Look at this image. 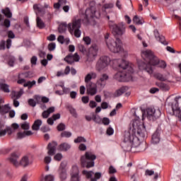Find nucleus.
I'll return each mask as SVG.
<instances>
[{
	"label": "nucleus",
	"instance_id": "obj_1",
	"mask_svg": "<svg viewBox=\"0 0 181 181\" xmlns=\"http://www.w3.org/2000/svg\"><path fill=\"white\" fill-rule=\"evenodd\" d=\"M148 135L145 124L139 119L133 120L132 127L129 130V151L132 148H139L141 152L146 149L145 144H141V141H144Z\"/></svg>",
	"mask_w": 181,
	"mask_h": 181
},
{
	"label": "nucleus",
	"instance_id": "obj_2",
	"mask_svg": "<svg viewBox=\"0 0 181 181\" xmlns=\"http://www.w3.org/2000/svg\"><path fill=\"white\" fill-rule=\"evenodd\" d=\"M141 57L146 63L144 62H139V70L146 71L149 76H152L153 74V66H158L160 69H165L168 66L166 62L159 60V58L155 56L151 50L143 51L141 52Z\"/></svg>",
	"mask_w": 181,
	"mask_h": 181
},
{
	"label": "nucleus",
	"instance_id": "obj_3",
	"mask_svg": "<svg viewBox=\"0 0 181 181\" xmlns=\"http://www.w3.org/2000/svg\"><path fill=\"white\" fill-rule=\"evenodd\" d=\"M115 63H118V66L122 69L114 75L115 80L117 81H132V74H134V64L125 59H115Z\"/></svg>",
	"mask_w": 181,
	"mask_h": 181
},
{
	"label": "nucleus",
	"instance_id": "obj_4",
	"mask_svg": "<svg viewBox=\"0 0 181 181\" xmlns=\"http://www.w3.org/2000/svg\"><path fill=\"white\" fill-rule=\"evenodd\" d=\"M81 18L76 19L74 18L72 21V23H70L67 25L66 23H62L59 25L58 30L59 33H64L68 28V30L71 34H74L75 37H80L81 36Z\"/></svg>",
	"mask_w": 181,
	"mask_h": 181
},
{
	"label": "nucleus",
	"instance_id": "obj_5",
	"mask_svg": "<svg viewBox=\"0 0 181 181\" xmlns=\"http://www.w3.org/2000/svg\"><path fill=\"white\" fill-rule=\"evenodd\" d=\"M105 39L106 45L112 53H119L124 50L122 41L119 38H116V40H114L113 39H108V35H106Z\"/></svg>",
	"mask_w": 181,
	"mask_h": 181
},
{
	"label": "nucleus",
	"instance_id": "obj_6",
	"mask_svg": "<svg viewBox=\"0 0 181 181\" xmlns=\"http://www.w3.org/2000/svg\"><path fill=\"white\" fill-rule=\"evenodd\" d=\"M180 96H177L175 98V103H168L167 107V112L170 114V115H175L177 118L181 121V110L180 107H179V100H180Z\"/></svg>",
	"mask_w": 181,
	"mask_h": 181
},
{
	"label": "nucleus",
	"instance_id": "obj_7",
	"mask_svg": "<svg viewBox=\"0 0 181 181\" xmlns=\"http://www.w3.org/2000/svg\"><path fill=\"white\" fill-rule=\"evenodd\" d=\"M97 159V156L90 152H86L84 156L81 158V163L83 168H93L94 166V160Z\"/></svg>",
	"mask_w": 181,
	"mask_h": 181
},
{
	"label": "nucleus",
	"instance_id": "obj_8",
	"mask_svg": "<svg viewBox=\"0 0 181 181\" xmlns=\"http://www.w3.org/2000/svg\"><path fill=\"white\" fill-rule=\"evenodd\" d=\"M109 28L111 29L114 36H122L125 33V29H127L124 23L115 24L112 21L109 22Z\"/></svg>",
	"mask_w": 181,
	"mask_h": 181
},
{
	"label": "nucleus",
	"instance_id": "obj_9",
	"mask_svg": "<svg viewBox=\"0 0 181 181\" xmlns=\"http://www.w3.org/2000/svg\"><path fill=\"white\" fill-rule=\"evenodd\" d=\"M99 16L100 13L97 14V9L95 8V7L90 6L86 8L83 22V23H85V25H88V23L93 21V19H94V18H98Z\"/></svg>",
	"mask_w": 181,
	"mask_h": 181
},
{
	"label": "nucleus",
	"instance_id": "obj_10",
	"mask_svg": "<svg viewBox=\"0 0 181 181\" xmlns=\"http://www.w3.org/2000/svg\"><path fill=\"white\" fill-rule=\"evenodd\" d=\"M110 63H111V58L110 57H101L96 64V70H98V71H102Z\"/></svg>",
	"mask_w": 181,
	"mask_h": 181
},
{
	"label": "nucleus",
	"instance_id": "obj_11",
	"mask_svg": "<svg viewBox=\"0 0 181 181\" xmlns=\"http://www.w3.org/2000/svg\"><path fill=\"white\" fill-rule=\"evenodd\" d=\"M98 53V46L97 45H93L86 54L88 62H94L97 57Z\"/></svg>",
	"mask_w": 181,
	"mask_h": 181
},
{
	"label": "nucleus",
	"instance_id": "obj_12",
	"mask_svg": "<svg viewBox=\"0 0 181 181\" xmlns=\"http://www.w3.org/2000/svg\"><path fill=\"white\" fill-rule=\"evenodd\" d=\"M110 78V76L107 74H103L96 81V86L98 88L103 90L104 87L107 85V81Z\"/></svg>",
	"mask_w": 181,
	"mask_h": 181
},
{
	"label": "nucleus",
	"instance_id": "obj_13",
	"mask_svg": "<svg viewBox=\"0 0 181 181\" xmlns=\"http://www.w3.org/2000/svg\"><path fill=\"white\" fill-rule=\"evenodd\" d=\"M19 158H21V153L18 152H13L11 154L10 157L8 158V160L10 163L13 165V166H16V168H18V166H21V163H19Z\"/></svg>",
	"mask_w": 181,
	"mask_h": 181
},
{
	"label": "nucleus",
	"instance_id": "obj_14",
	"mask_svg": "<svg viewBox=\"0 0 181 181\" xmlns=\"http://www.w3.org/2000/svg\"><path fill=\"white\" fill-rule=\"evenodd\" d=\"M146 112L148 118H151V117H152L153 118H159V117H160L162 114L160 112V110L155 109L153 107L147 108Z\"/></svg>",
	"mask_w": 181,
	"mask_h": 181
},
{
	"label": "nucleus",
	"instance_id": "obj_15",
	"mask_svg": "<svg viewBox=\"0 0 181 181\" xmlns=\"http://www.w3.org/2000/svg\"><path fill=\"white\" fill-rule=\"evenodd\" d=\"M97 83L90 82L86 85V91L89 95H95L97 94Z\"/></svg>",
	"mask_w": 181,
	"mask_h": 181
},
{
	"label": "nucleus",
	"instance_id": "obj_16",
	"mask_svg": "<svg viewBox=\"0 0 181 181\" xmlns=\"http://www.w3.org/2000/svg\"><path fill=\"white\" fill-rule=\"evenodd\" d=\"M80 60V56H78V54L75 53L73 54H69L64 58V61L68 63V64H73L74 62H79Z\"/></svg>",
	"mask_w": 181,
	"mask_h": 181
},
{
	"label": "nucleus",
	"instance_id": "obj_17",
	"mask_svg": "<svg viewBox=\"0 0 181 181\" xmlns=\"http://www.w3.org/2000/svg\"><path fill=\"white\" fill-rule=\"evenodd\" d=\"M79 173L80 170H78V167L77 165H74L71 173V181H80Z\"/></svg>",
	"mask_w": 181,
	"mask_h": 181
},
{
	"label": "nucleus",
	"instance_id": "obj_18",
	"mask_svg": "<svg viewBox=\"0 0 181 181\" xmlns=\"http://www.w3.org/2000/svg\"><path fill=\"white\" fill-rule=\"evenodd\" d=\"M49 8V5L45 4V6H40V4H34L33 9L35 11L36 15H39V13H42V15H45L46 10L45 8Z\"/></svg>",
	"mask_w": 181,
	"mask_h": 181
},
{
	"label": "nucleus",
	"instance_id": "obj_19",
	"mask_svg": "<svg viewBox=\"0 0 181 181\" xmlns=\"http://www.w3.org/2000/svg\"><path fill=\"white\" fill-rule=\"evenodd\" d=\"M19 163L20 165L23 166V168H26V166H29V165H32V163H33V160L30 159L29 156H25L21 158Z\"/></svg>",
	"mask_w": 181,
	"mask_h": 181
},
{
	"label": "nucleus",
	"instance_id": "obj_20",
	"mask_svg": "<svg viewBox=\"0 0 181 181\" xmlns=\"http://www.w3.org/2000/svg\"><path fill=\"white\" fill-rule=\"evenodd\" d=\"M57 146V143L56 141H53L48 144L47 153H48V155H49V156H53V155H54V153H56V147Z\"/></svg>",
	"mask_w": 181,
	"mask_h": 181
},
{
	"label": "nucleus",
	"instance_id": "obj_21",
	"mask_svg": "<svg viewBox=\"0 0 181 181\" xmlns=\"http://www.w3.org/2000/svg\"><path fill=\"white\" fill-rule=\"evenodd\" d=\"M153 33L158 42H160V43H162V45H165V46L168 45V42L165 40V37L163 35H160L158 30H154Z\"/></svg>",
	"mask_w": 181,
	"mask_h": 181
},
{
	"label": "nucleus",
	"instance_id": "obj_22",
	"mask_svg": "<svg viewBox=\"0 0 181 181\" xmlns=\"http://www.w3.org/2000/svg\"><path fill=\"white\" fill-rule=\"evenodd\" d=\"M7 35L9 39L6 40V49H11V46H12V40L11 39H15V34L13 32H12V30H9L8 31Z\"/></svg>",
	"mask_w": 181,
	"mask_h": 181
},
{
	"label": "nucleus",
	"instance_id": "obj_23",
	"mask_svg": "<svg viewBox=\"0 0 181 181\" xmlns=\"http://www.w3.org/2000/svg\"><path fill=\"white\" fill-rule=\"evenodd\" d=\"M92 78H97V74L95 72H90L85 77V83L87 84H90L91 83Z\"/></svg>",
	"mask_w": 181,
	"mask_h": 181
},
{
	"label": "nucleus",
	"instance_id": "obj_24",
	"mask_svg": "<svg viewBox=\"0 0 181 181\" xmlns=\"http://www.w3.org/2000/svg\"><path fill=\"white\" fill-rule=\"evenodd\" d=\"M5 83V80L0 79V88L4 93H11V90H9V85Z\"/></svg>",
	"mask_w": 181,
	"mask_h": 181
},
{
	"label": "nucleus",
	"instance_id": "obj_25",
	"mask_svg": "<svg viewBox=\"0 0 181 181\" xmlns=\"http://www.w3.org/2000/svg\"><path fill=\"white\" fill-rule=\"evenodd\" d=\"M23 94V90H21L20 91H15L13 90L11 92V98L12 100H19V98H21V97H22V95Z\"/></svg>",
	"mask_w": 181,
	"mask_h": 181
},
{
	"label": "nucleus",
	"instance_id": "obj_26",
	"mask_svg": "<svg viewBox=\"0 0 181 181\" xmlns=\"http://www.w3.org/2000/svg\"><path fill=\"white\" fill-rule=\"evenodd\" d=\"M127 86H122L119 89L117 90L115 93V97H119L120 95H122L124 93H127V90H128Z\"/></svg>",
	"mask_w": 181,
	"mask_h": 181
},
{
	"label": "nucleus",
	"instance_id": "obj_27",
	"mask_svg": "<svg viewBox=\"0 0 181 181\" xmlns=\"http://www.w3.org/2000/svg\"><path fill=\"white\" fill-rule=\"evenodd\" d=\"M127 86H122L119 89L117 90L115 93V97H119L120 95H122L124 93H127V90H128Z\"/></svg>",
	"mask_w": 181,
	"mask_h": 181
},
{
	"label": "nucleus",
	"instance_id": "obj_28",
	"mask_svg": "<svg viewBox=\"0 0 181 181\" xmlns=\"http://www.w3.org/2000/svg\"><path fill=\"white\" fill-rule=\"evenodd\" d=\"M151 141L153 144H159L160 137L159 132L156 131L152 136Z\"/></svg>",
	"mask_w": 181,
	"mask_h": 181
},
{
	"label": "nucleus",
	"instance_id": "obj_29",
	"mask_svg": "<svg viewBox=\"0 0 181 181\" xmlns=\"http://www.w3.org/2000/svg\"><path fill=\"white\" fill-rule=\"evenodd\" d=\"M10 110L11 107H9V105H4L2 106L0 105V114L1 115H4V114H8Z\"/></svg>",
	"mask_w": 181,
	"mask_h": 181
},
{
	"label": "nucleus",
	"instance_id": "obj_30",
	"mask_svg": "<svg viewBox=\"0 0 181 181\" xmlns=\"http://www.w3.org/2000/svg\"><path fill=\"white\" fill-rule=\"evenodd\" d=\"M41 125H42V120L37 119L34 122V124L32 126V129L33 131H39V129H40Z\"/></svg>",
	"mask_w": 181,
	"mask_h": 181
},
{
	"label": "nucleus",
	"instance_id": "obj_31",
	"mask_svg": "<svg viewBox=\"0 0 181 181\" xmlns=\"http://www.w3.org/2000/svg\"><path fill=\"white\" fill-rule=\"evenodd\" d=\"M36 22H37V28H39V29H43L46 27L45 22H43V20H42V18H40L39 16H37Z\"/></svg>",
	"mask_w": 181,
	"mask_h": 181
},
{
	"label": "nucleus",
	"instance_id": "obj_32",
	"mask_svg": "<svg viewBox=\"0 0 181 181\" xmlns=\"http://www.w3.org/2000/svg\"><path fill=\"white\" fill-rule=\"evenodd\" d=\"M59 151H64L66 152V151H69L71 148V146L67 143H63L59 146Z\"/></svg>",
	"mask_w": 181,
	"mask_h": 181
},
{
	"label": "nucleus",
	"instance_id": "obj_33",
	"mask_svg": "<svg viewBox=\"0 0 181 181\" xmlns=\"http://www.w3.org/2000/svg\"><path fill=\"white\" fill-rule=\"evenodd\" d=\"M66 108H67V110H69V111L70 114L72 115V117H74V118H77V117H78L77 112L76 111L74 107H73V106L67 105Z\"/></svg>",
	"mask_w": 181,
	"mask_h": 181
},
{
	"label": "nucleus",
	"instance_id": "obj_34",
	"mask_svg": "<svg viewBox=\"0 0 181 181\" xmlns=\"http://www.w3.org/2000/svg\"><path fill=\"white\" fill-rule=\"evenodd\" d=\"M1 12L6 18H12V12H11V9H9V8L6 7V8L2 9Z\"/></svg>",
	"mask_w": 181,
	"mask_h": 181
},
{
	"label": "nucleus",
	"instance_id": "obj_35",
	"mask_svg": "<svg viewBox=\"0 0 181 181\" xmlns=\"http://www.w3.org/2000/svg\"><path fill=\"white\" fill-rule=\"evenodd\" d=\"M156 84L157 87L162 88L163 91H168L169 90V86H168L166 83L160 82V83H156Z\"/></svg>",
	"mask_w": 181,
	"mask_h": 181
},
{
	"label": "nucleus",
	"instance_id": "obj_36",
	"mask_svg": "<svg viewBox=\"0 0 181 181\" xmlns=\"http://www.w3.org/2000/svg\"><path fill=\"white\" fill-rule=\"evenodd\" d=\"M153 77L155 78H157V80H159L160 81H166V78H165V76H163V74L160 73L153 74Z\"/></svg>",
	"mask_w": 181,
	"mask_h": 181
},
{
	"label": "nucleus",
	"instance_id": "obj_37",
	"mask_svg": "<svg viewBox=\"0 0 181 181\" xmlns=\"http://www.w3.org/2000/svg\"><path fill=\"white\" fill-rule=\"evenodd\" d=\"M33 86H36V81L35 80L32 81H28L23 84V87H28L29 89L32 88Z\"/></svg>",
	"mask_w": 181,
	"mask_h": 181
},
{
	"label": "nucleus",
	"instance_id": "obj_38",
	"mask_svg": "<svg viewBox=\"0 0 181 181\" xmlns=\"http://www.w3.org/2000/svg\"><path fill=\"white\" fill-rule=\"evenodd\" d=\"M0 26H2L8 29V28H11V21L8 18H6L3 23H0Z\"/></svg>",
	"mask_w": 181,
	"mask_h": 181
},
{
	"label": "nucleus",
	"instance_id": "obj_39",
	"mask_svg": "<svg viewBox=\"0 0 181 181\" xmlns=\"http://www.w3.org/2000/svg\"><path fill=\"white\" fill-rule=\"evenodd\" d=\"M93 121H94V122H96V124H101L103 119H101V117H100V116L93 115Z\"/></svg>",
	"mask_w": 181,
	"mask_h": 181
},
{
	"label": "nucleus",
	"instance_id": "obj_40",
	"mask_svg": "<svg viewBox=\"0 0 181 181\" xmlns=\"http://www.w3.org/2000/svg\"><path fill=\"white\" fill-rule=\"evenodd\" d=\"M78 49L79 52L83 53V54H87V49H86V47H84V45H83L81 44L78 45Z\"/></svg>",
	"mask_w": 181,
	"mask_h": 181
},
{
	"label": "nucleus",
	"instance_id": "obj_41",
	"mask_svg": "<svg viewBox=\"0 0 181 181\" xmlns=\"http://www.w3.org/2000/svg\"><path fill=\"white\" fill-rule=\"evenodd\" d=\"M23 74H18V80L17 81L18 84H23V83H26V80L25 78H22V76H23Z\"/></svg>",
	"mask_w": 181,
	"mask_h": 181
},
{
	"label": "nucleus",
	"instance_id": "obj_42",
	"mask_svg": "<svg viewBox=\"0 0 181 181\" xmlns=\"http://www.w3.org/2000/svg\"><path fill=\"white\" fill-rule=\"evenodd\" d=\"M8 131H11V127H7L5 129H2V128H0V138L2 136H5L6 135V132H8Z\"/></svg>",
	"mask_w": 181,
	"mask_h": 181
},
{
	"label": "nucleus",
	"instance_id": "obj_43",
	"mask_svg": "<svg viewBox=\"0 0 181 181\" xmlns=\"http://www.w3.org/2000/svg\"><path fill=\"white\" fill-rule=\"evenodd\" d=\"M81 142H87V140H86V139L83 136H78L74 139L75 144H80Z\"/></svg>",
	"mask_w": 181,
	"mask_h": 181
},
{
	"label": "nucleus",
	"instance_id": "obj_44",
	"mask_svg": "<svg viewBox=\"0 0 181 181\" xmlns=\"http://www.w3.org/2000/svg\"><path fill=\"white\" fill-rule=\"evenodd\" d=\"M59 176L62 180H64L67 177V174L66 173V170H59Z\"/></svg>",
	"mask_w": 181,
	"mask_h": 181
},
{
	"label": "nucleus",
	"instance_id": "obj_45",
	"mask_svg": "<svg viewBox=\"0 0 181 181\" xmlns=\"http://www.w3.org/2000/svg\"><path fill=\"white\" fill-rule=\"evenodd\" d=\"M61 136L62 138H70V136H71V132L64 131L61 133Z\"/></svg>",
	"mask_w": 181,
	"mask_h": 181
},
{
	"label": "nucleus",
	"instance_id": "obj_46",
	"mask_svg": "<svg viewBox=\"0 0 181 181\" xmlns=\"http://www.w3.org/2000/svg\"><path fill=\"white\" fill-rule=\"evenodd\" d=\"M83 175H85L87 177V179H91V177L93 176V171H87V170H83L82 172Z\"/></svg>",
	"mask_w": 181,
	"mask_h": 181
},
{
	"label": "nucleus",
	"instance_id": "obj_47",
	"mask_svg": "<svg viewBox=\"0 0 181 181\" xmlns=\"http://www.w3.org/2000/svg\"><path fill=\"white\" fill-rule=\"evenodd\" d=\"M133 22L134 23H136V25H142V21H141L139 17H138V16H135L134 17Z\"/></svg>",
	"mask_w": 181,
	"mask_h": 181
},
{
	"label": "nucleus",
	"instance_id": "obj_48",
	"mask_svg": "<svg viewBox=\"0 0 181 181\" xmlns=\"http://www.w3.org/2000/svg\"><path fill=\"white\" fill-rule=\"evenodd\" d=\"M54 160H57L58 162H60V160L63 159V155L60 153H58L54 156Z\"/></svg>",
	"mask_w": 181,
	"mask_h": 181
},
{
	"label": "nucleus",
	"instance_id": "obj_49",
	"mask_svg": "<svg viewBox=\"0 0 181 181\" xmlns=\"http://www.w3.org/2000/svg\"><path fill=\"white\" fill-rule=\"evenodd\" d=\"M56 49V43L54 42H51L48 45V50L49 52H53Z\"/></svg>",
	"mask_w": 181,
	"mask_h": 181
},
{
	"label": "nucleus",
	"instance_id": "obj_50",
	"mask_svg": "<svg viewBox=\"0 0 181 181\" xmlns=\"http://www.w3.org/2000/svg\"><path fill=\"white\" fill-rule=\"evenodd\" d=\"M98 179H101V173H95V177L90 178V181H97Z\"/></svg>",
	"mask_w": 181,
	"mask_h": 181
},
{
	"label": "nucleus",
	"instance_id": "obj_51",
	"mask_svg": "<svg viewBox=\"0 0 181 181\" xmlns=\"http://www.w3.org/2000/svg\"><path fill=\"white\" fill-rule=\"evenodd\" d=\"M57 129V131L59 132L64 131V129H66V125L63 123H60L59 124H58Z\"/></svg>",
	"mask_w": 181,
	"mask_h": 181
},
{
	"label": "nucleus",
	"instance_id": "obj_52",
	"mask_svg": "<svg viewBox=\"0 0 181 181\" xmlns=\"http://www.w3.org/2000/svg\"><path fill=\"white\" fill-rule=\"evenodd\" d=\"M66 166H67V163L62 161L60 164L59 170H66Z\"/></svg>",
	"mask_w": 181,
	"mask_h": 181
},
{
	"label": "nucleus",
	"instance_id": "obj_53",
	"mask_svg": "<svg viewBox=\"0 0 181 181\" xmlns=\"http://www.w3.org/2000/svg\"><path fill=\"white\" fill-rule=\"evenodd\" d=\"M21 128H22V129L28 131V129H29V128H30V126H29V123L25 122L21 124Z\"/></svg>",
	"mask_w": 181,
	"mask_h": 181
},
{
	"label": "nucleus",
	"instance_id": "obj_54",
	"mask_svg": "<svg viewBox=\"0 0 181 181\" xmlns=\"http://www.w3.org/2000/svg\"><path fill=\"white\" fill-rule=\"evenodd\" d=\"M25 136H26V134H25V132H18L17 134L18 139H22L23 138H25Z\"/></svg>",
	"mask_w": 181,
	"mask_h": 181
},
{
	"label": "nucleus",
	"instance_id": "obj_55",
	"mask_svg": "<svg viewBox=\"0 0 181 181\" xmlns=\"http://www.w3.org/2000/svg\"><path fill=\"white\" fill-rule=\"evenodd\" d=\"M37 62V57L36 56L32 57L30 59V63L33 66H36V63Z\"/></svg>",
	"mask_w": 181,
	"mask_h": 181
},
{
	"label": "nucleus",
	"instance_id": "obj_56",
	"mask_svg": "<svg viewBox=\"0 0 181 181\" xmlns=\"http://www.w3.org/2000/svg\"><path fill=\"white\" fill-rule=\"evenodd\" d=\"M45 181H54V176H53L52 175H48L45 176Z\"/></svg>",
	"mask_w": 181,
	"mask_h": 181
},
{
	"label": "nucleus",
	"instance_id": "obj_57",
	"mask_svg": "<svg viewBox=\"0 0 181 181\" xmlns=\"http://www.w3.org/2000/svg\"><path fill=\"white\" fill-rule=\"evenodd\" d=\"M109 173H110V175H112L114 173H117V170L115 169V168H114V166L110 165L109 167Z\"/></svg>",
	"mask_w": 181,
	"mask_h": 181
},
{
	"label": "nucleus",
	"instance_id": "obj_58",
	"mask_svg": "<svg viewBox=\"0 0 181 181\" xmlns=\"http://www.w3.org/2000/svg\"><path fill=\"white\" fill-rule=\"evenodd\" d=\"M6 45V42L5 40H1L0 42V50H5L6 47L5 45Z\"/></svg>",
	"mask_w": 181,
	"mask_h": 181
},
{
	"label": "nucleus",
	"instance_id": "obj_59",
	"mask_svg": "<svg viewBox=\"0 0 181 181\" xmlns=\"http://www.w3.org/2000/svg\"><path fill=\"white\" fill-rule=\"evenodd\" d=\"M145 175L146 176H152L153 175H155V171L152 170H146Z\"/></svg>",
	"mask_w": 181,
	"mask_h": 181
},
{
	"label": "nucleus",
	"instance_id": "obj_60",
	"mask_svg": "<svg viewBox=\"0 0 181 181\" xmlns=\"http://www.w3.org/2000/svg\"><path fill=\"white\" fill-rule=\"evenodd\" d=\"M28 105L30 107H36V101L33 99H29L28 100Z\"/></svg>",
	"mask_w": 181,
	"mask_h": 181
},
{
	"label": "nucleus",
	"instance_id": "obj_61",
	"mask_svg": "<svg viewBox=\"0 0 181 181\" xmlns=\"http://www.w3.org/2000/svg\"><path fill=\"white\" fill-rule=\"evenodd\" d=\"M81 101L83 103V104H88V101H90V98L88 96H83L81 98Z\"/></svg>",
	"mask_w": 181,
	"mask_h": 181
},
{
	"label": "nucleus",
	"instance_id": "obj_62",
	"mask_svg": "<svg viewBox=\"0 0 181 181\" xmlns=\"http://www.w3.org/2000/svg\"><path fill=\"white\" fill-rule=\"evenodd\" d=\"M83 41L85 42L86 45L91 44V38H90V37H84Z\"/></svg>",
	"mask_w": 181,
	"mask_h": 181
},
{
	"label": "nucleus",
	"instance_id": "obj_63",
	"mask_svg": "<svg viewBox=\"0 0 181 181\" xmlns=\"http://www.w3.org/2000/svg\"><path fill=\"white\" fill-rule=\"evenodd\" d=\"M57 41L61 43V45H63L64 43V36L59 35L57 38Z\"/></svg>",
	"mask_w": 181,
	"mask_h": 181
},
{
	"label": "nucleus",
	"instance_id": "obj_64",
	"mask_svg": "<svg viewBox=\"0 0 181 181\" xmlns=\"http://www.w3.org/2000/svg\"><path fill=\"white\" fill-rule=\"evenodd\" d=\"M102 122L104 125H109L110 124V119L107 118V117H104L102 119Z\"/></svg>",
	"mask_w": 181,
	"mask_h": 181
}]
</instances>
